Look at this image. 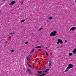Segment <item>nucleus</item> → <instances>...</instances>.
I'll use <instances>...</instances> for the list:
<instances>
[{
    "label": "nucleus",
    "instance_id": "nucleus-1",
    "mask_svg": "<svg viewBox=\"0 0 76 76\" xmlns=\"http://www.w3.org/2000/svg\"><path fill=\"white\" fill-rule=\"evenodd\" d=\"M57 33V31H54L53 32H52L50 33V36H56V33Z\"/></svg>",
    "mask_w": 76,
    "mask_h": 76
},
{
    "label": "nucleus",
    "instance_id": "nucleus-2",
    "mask_svg": "<svg viewBox=\"0 0 76 76\" xmlns=\"http://www.w3.org/2000/svg\"><path fill=\"white\" fill-rule=\"evenodd\" d=\"M68 67V68H69L70 69H72L73 67V64H69V66Z\"/></svg>",
    "mask_w": 76,
    "mask_h": 76
},
{
    "label": "nucleus",
    "instance_id": "nucleus-3",
    "mask_svg": "<svg viewBox=\"0 0 76 76\" xmlns=\"http://www.w3.org/2000/svg\"><path fill=\"white\" fill-rule=\"evenodd\" d=\"M16 3V1H12L11 2L10 4L9 5L10 6H12V5L14 4H15Z\"/></svg>",
    "mask_w": 76,
    "mask_h": 76
},
{
    "label": "nucleus",
    "instance_id": "nucleus-4",
    "mask_svg": "<svg viewBox=\"0 0 76 76\" xmlns=\"http://www.w3.org/2000/svg\"><path fill=\"white\" fill-rule=\"evenodd\" d=\"M58 42H59L60 43H61V44L63 43V41H62V40L61 39H58Z\"/></svg>",
    "mask_w": 76,
    "mask_h": 76
},
{
    "label": "nucleus",
    "instance_id": "nucleus-5",
    "mask_svg": "<svg viewBox=\"0 0 76 76\" xmlns=\"http://www.w3.org/2000/svg\"><path fill=\"white\" fill-rule=\"evenodd\" d=\"M76 29V28L72 27L70 29V31H75V29Z\"/></svg>",
    "mask_w": 76,
    "mask_h": 76
},
{
    "label": "nucleus",
    "instance_id": "nucleus-6",
    "mask_svg": "<svg viewBox=\"0 0 76 76\" xmlns=\"http://www.w3.org/2000/svg\"><path fill=\"white\" fill-rule=\"evenodd\" d=\"M27 71L29 73H30V74H32V72L30 71V70L28 69H27Z\"/></svg>",
    "mask_w": 76,
    "mask_h": 76
},
{
    "label": "nucleus",
    "instance_id": "nucleus-7",
    "mask_svg": "<svg viewBox=\"0 0 76 76\" xmlns=\"http://www.w3.org/2000/svg\"><path fill=\"white\" fill-rule=\"evenodd\" d=\"M35 75L36 76H43L45 75V74H43L41 75H39L36 74H35Z\"/></svg>",
    "mask_w": 76,
    "mask_h": 76
},
{
    "label": "nucleus",
    "instance_id": "nucleus-8",
    "mask_svg": "<svg viewBox=\"0 0 76 76\" xmlns=\"http://www.w3.org/2000/svg\"><path fill=\"white\" fill-rule=\"evenodd\" d=\"M9 34L10 35H15V33L11 32Z\"/></svg>",
    "mask_w": 76,
    "mask_h": 76
},
{
    "label": "nucleus",
    "instance_id": "nucleus-9",
    "mask_svg": "<svg viewBox=\"0 0 76 76\" xmlns=\"http://www.w3.org/2000/svg\"><path fill=\"white\" fill-rule=\"evenodd\" d=\"M49 70V68H48L47 69L45 70L44 71H43V73H45V72H47Z\"/></svg>",
    "mask_w": 76,
    "mask_h": 76
},
{
    "label": "nucleus",
    "instance_id": "nucleus-10",
    "mask_svg": "<svg viewBox=\"0 0 76 76\" xmlns=\"http://www.w3.org/2000/svg\"><path fill=\"white\" fill-rule=\"evenodd\" d=\"M51 64V60H49V66H50Z\"/></svg>",
    "mask_w": 76,
    "mask_h": 76
},
{
    "label": "nucleus",
    "instance_id": "nucleus-11",
    "mask_svg": "<svg viewBox=\"0 0 76 76\" xmlns=\"http://www.w3.org/2000/svg\"><path fill=\"white\" fill-rule=\"evenodd\" d=\"M37 72L39 74H42V71H37Z\"/></svg>",
    "mask_w": 76,
    "mask_h": 76
},
{
    "label": "nucleus",
    "instance_id": "nucleus-12",
    "mask_svg": "<svg viewBox=\"0 0 76 76\" xmlns=\"http://www.w3.org/2000/svg\"><path fill=\"white\" fill-rule=\"evenodd\" d=\"M69 69H70L69 68H68V66L67 67V68L66 69V70L65 71V72H67V71H69Z\"/></svg>",
    "mask_w": 76,
    "mask_h": 76
},
{
    "label": "nucleus",
    "instance_id": "nucleus-13",
    "mask_svg": "<svg viewBox=\"0 0 76 76\" xmlns=\"http://www.w3.org/2000/svg\"><path fill=\"white\" fill-rule=\"evenodd\" d=\"M73 53H76V48H75L73 50Z\"/></svg>",
    "mask_w": 76,
    "mask_h": 76
},
{
    "label": "nucleus",
    "instance_id": "nucleus-14",
    "mask_svg": "<svg viewBox=\"0 0 76 76\" xmlns=\"http://www.w3.org/2000/svg\"><path fill=\"white\" fill-rule=\"evenodd\" d=\"M73 55V53H69V55L70 56H72Z\"/></svg>",
    "mask_w": 76,
    "mask_h": 76
},
{
    "label": "nucleus",
    "instance_id": "nucleus-15",
    "mask_svg": "<svg viewBox=\"0 0 76 76\" xmlns=\"http://www.w3.org/2000/svg\"><path fill=\"white\" fill-rule=\"evenodd\" d=\"M43 28H40L39 30H38V31H40V30H41V29H42Z\"/></svg>",
    "mask_w": 76,
    "mask_h": 76
},
{
    "label": "nucleus",
    "instance_id": "nucleus-16",
    "mask_svg": "<svg viewBox=\"0 0 76 76\" xmlns=\"http://www.w3.org/2000/svg\"><path fill=\"white\" fill-rule=\"evenodd\" d=\"M53 19V18H52V17H50L49 18H48V19Z\"/></svg>",
    "mask_w": 76,
    "mask_h": 76
},
{
    "label": "nucleus",
    "instance_id": "nucleus-17",
    "mask_svg": "<svg viewBox=\"0 0 76 76\" xmlns=\"http://www.w3.org/2000/svg\"><path fill=\"white\" fill-rule=\"evenodd\" d=\"M36 48H41V46H37L36 47Z\"/></svg>",
    "mask_w": 76,
    "mask_h": 76
},
{
    "label": "nucleus",
    "instance_id": "nucleus-18",
    "mask_svg": "<svg viewBox=\"0 0 76 76\" xmlns=\"http://www.w3.org/2000/svg\"><path fill=\"white\" fill-rule=\"evenodd\" d=\"M20 4H21V5H22L23 4V2H20Z\"/></svg>",
    "mask_w": 76,
    "mask_h": 76
},
{
    "label": "nucleus",
    "instance_id": "nucleus-19",
    "mask_svg": "<svg viewBox=\"0 0 76 76\" xmlns=\"http://www.w3.org/2000/svg\"><path fill=\"white\" fill-rule=\"evenodd\" d=\"M31 56H32V55H29L28 56V57L30 58V57H31Z\"/></svg>",
    "mask_w": 76,
    "mask_h": 76
},
{
    "label": "nucleus",
    "instance_id": "nucleus-20",
    "mask_svg": "<svg viewBox=\"0 0 76 76\" xmlns=\"http://www.w3.org/2000/svg\"><path fill=\"white\" fill-rule=\"evenodd\" d=\"M34 51H35V50L34 49H32V50L31 51V53H33V52H34Z\"/></svg>",
    "mask_w": 76,
    "mask_h": 76
},
{
    "label": "nucleus",
    "instance_id": "nucleus-21",
    "mask_svg": "<svg viewBox=\"0 0 76 76\" xmlns=\"http://www.w3.org/2000/svg\"><path fill=\"white\" fill-rule=\"evenodd\" d=\"M29 58H30L28 56L27 58V60H29Z\"/></svg>",
    "mask_w": 76,
    "mask_h": 76
},
{
    "label": "nucleus",
    "instance_id": "nucleus-22",
    "mask_svg": "<svg viewBox=\"0 0 76 76\" xmlns=\"http://www.w3.org/2000/svg\"><path fill=\"white\" fill-rule=\"evenodd\" d=\"M46 56H48V53H47V52H46Z\"/></svg>",
    "mask_w": 76,
    "mask_h": 76
},
{
    "label": "nucleus",
    "instance_id": "nucleus-23",
    "mask_svg": "<svg viewBox=\"0 0 76 76\" xmlns=\"http://www.w3.org/2000/svg\"><path fill=\"white\" fill-rule=\"evenodd\" d=\"M25 20H22L21 21V22H25Z\"/></svg>",
    "mask_w": 76,
    "mask_h": 76
},
{
    "label": "nucleus",
    "instance_id": "nucleus-24",
    "mask_svg": "<svg viewBox=\"0 0 76 76\" xmlns=\"http://www.w3.org/2000/svg\"><path fill=\"white\" fill-rule=\"evenodd\" d=\"M41 51V49H39V50L37 51Z\"/></svg>",
    "mask_w": 76,
    "mask_h": 76
},
{
    "label": "nucleus",
    "instance_id": "nucleus-25",
    "mask_svg": "<svg viewBox=\"0 0 76 76\" xmlns=\"http://www.w3.org/2000/svg\"><path fill=\"white\" fill-rule=\"evenodd\" d=\"M28 66H29V67H31V65H30L28 64Z\"/></svg>",
    "mask_w": 76,
    "mask_h": 76
},
{
    "label": "nucleus",
    "instance_id": "nucleus-26",
    "mask_svg": "<svg viewBox=\"0 0 76 76\" xmlns=\"http://www.w3.org/2000/svg\"><path fill=\"white\" fill-rule=\"evenodd\" d=\"M28 42H26L25 43V44H27Z\"/></svg>",
    "mask_w": 76,
    "mask_h": 76
},
{
    "label": "nucleus",
    "instance_id": "nucleus-27",
    "mask_svg": "<svg viewBox=\"0 0 76 76\" xmlns=\"http://www.w3.org/2000/svg\"><path fill=\"white\" fill-rule=\"evenodd\" d=\"M11 51L12 52H14V50H11Z\"/></svg>",
    "mask_w": 76,
    "mask_h": 76
},
{
    "label": "nucleus",
    "instance_id": "nucleus-28",
    "mask_svg": "<svg viewBox=\"0 0 76 76\" xmlns=\"http://www.w3.org/2000/svg\"><path fill=\"white\" fill-rule=\"evenodd\" d=\"M5 1H6L4 0L3 1H2V2L3 3H4Z\"/></svg>",
    "mask_w": 76,
    "mask_h": 76
},
{
    "label": "nucleus",
    "instance_id": "nucleus-29",
    "mask_svg": "<svg viewBox=\"0 0 76 76\" xmlns=\"http://www.w3.org/2000/svg\"><path fill=\"white\" fill-rule=\"evenodd\" d=\"M56 43L57 44H59V42H57Z\"/></svg>",
    "mask_w": 76,
    "mask_h": 76
},
{
    "label": "nucleus",
    "instance_id": "nucleus-30",
    "mask_svg": "<svg viewBox=\"0 0 76 76\" xmlns=\"http://www.w3.org/2000/svg\"><path fill=\"white\" fill-rule=\"evenodd\" d=\"M1 11H0V15H1Z\"/></svg>",
    "mask_w": 76,
    "mask_h": 76
},
{
    "label": "nucleus",
    "instance_id": "nucleus-31",
    "mask_svg": "<svg viewBox=\"0 0 76 76\" xmlns=\"http://www.w3.org/2000/svg\"><path fill=\"white\" fill-rule=\"evenodd\" d=\"M65 42H67V40H65Z\"/></svg>",
    "mask_w": 76,
    "mask_h": 76
},
{
    "label": "nucleus",
    "instance_id": "nucleus-32",
    "mask_svg": "<svg viewBox=\"0 0 76 76\" xmlns=\"http://www.w3.org/2000/svg\"><path fill=\"white\" fill-rule=\"evenodd\" d=\"M7 42H5L6 44L7 43Z\"/></svg>",
    "mask_w": 76,
    "mask_h": 76
},
{
    "label": "nucleus",
    "instance_id": "nucleus-33",
    "mask_svg": "<svg viewBox=\"0 0 76 76\" xmlns=\"http://www.w3.org/2000/svg\"><path fill=\"white\" fill-rule=\"evenodd\" d=\"M46 49H47V48H48L46 47Z\"/></svg>",
    "mask_w": 76,
    "mask_h": 76
},
{
    "label": "nucleus",
    "instance_id": "nucleus-34",
    "mask_svg": "<svg viewBox=\"0 0 76 76\" xmlns=\"http://www.w3.org/2000/svg\"><path fill=\"white\" fill-rule=\"evenodd\" d=\"M38 70H41V69H39Z\"/></svg>",
    "mask_w": 76,
    "mask_h": 76
},
{
    "label": "nucleus",
    "instance_id": "nucleus-35",
    "mask_svg": "<svg viewBox=\"0 0 76 76\" xmlns=\"http://www.w3.org/2000/svg\"><path fill=\"white\" fill-rule=\"evenodd\" d=\"M47 75V74H45V75Z\"/></svg>",
    "mask_w": 76,
    "mask_h": 76
},
{
    "label": "nucleus",
    "instance_id": "nucleus-36",
    "mask_svg": "<svg viewBox=\"0 0 76 76\" xmlns=\"http://www.w3.org/2000/svg\"><path fill=\"white\" fill-rule=\"evenodd\" d=\"M75 2H76V0H75Z\"/></svg>",
    "mask_w": 76,
    "mask_h": 76
},
{
    "label": "nucleus",
    "instance_id": "nucleus-37",
    "mask_svg": "<svg viewBox=\"0 0 76 76\" xmlns=\"http://www.w3.org/2000/svg\"><path fill=\"white\" fill-rule=\"evenodd\" d=\"M34 56V55H33L32 56Z\"/></svg>",
    "mask_w": 76,
    "mask_h": 76
}]
</instances>
